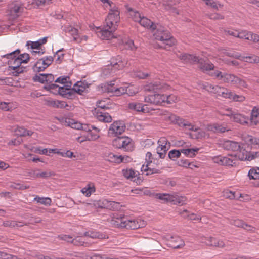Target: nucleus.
<instances>
[{
    "mask_svg": "<svg viewBox=\"0 0 259 259\" xmlns=\"http://www.w3.org/2000/svg\"><path fill=\"white\" fill-rule=\"evenodd\" d=\"M154 30L155 31L154 32V36L156 39L161 42L162 48L168 50L169 48L176 44V39L163 27L157 24Z\"/></svg>",
    "mask_w": 259,
    "mask_h": 259,
    "instance_id": "f257e3e1",
    "label": "nucleus"
},
{
    "mask_svg": "<svg viewBox=\"0 0 259 259\" xmlns=\"http://www.w3.org/2000/svg\"><path fill=\"white\" fill-rule=\"evenodd\" d=\"M169 117L170 119L174 118L180 126L185 127L186 130L194 131L195 132L194 133L191 134V136L193 138L201 139L205 137L206 135L205 132L200 130L198 127L192 125L190 123L186 121L185 120L175 115H171Z\"/></svg>",
    "mask_w": 259,
    "mask_h": 259,
    "instance_id": "f03ea898",
    "label": "nucleus"
},
{
    "mask_svg": "<svg viewBox=\"0 0 259 259\" xmlns=\"http://www.w3.org/2000/svg\"><path fill=\"white\" fill-rule=\"evenodd\" d=\"M113 146L124 151H132L134 150V143L132 139L126 136L117 137L112 141Z\"/></svg>",
    "mask_w": 259,
    "mask_h": 259,
    "instance_id": "7ed1b4c3",
    "label": "nucleus"
},
{
    "mask_svg": "<svg viewBox=\"0 0 259 259\" xmlns=\"http://www.w3.org/2000/svg\"><path fill=\"white\" fill-rule=\"evenodd\" d=\"M155 197L156 198L162 200L164 203L170 202L175 205H182L185 203L186 201L185 197L179 196L176 194L156 193Z\"/></svg>",
    "mask_w": 259,
    "mask_h": 259,
    "instance_id": "20e7f679",
    "label": "nucleus"
},
{
    "mask_svg": "<svg viewBox=\"0 0 259 259\" xmlns=\"http://www.w3.org/2000/svg\"><path fill=\"white\" fill-rule=\"evenodd\" d=\"M20 53V50L17 49L12 52L2 56V57L9 59L8 64L10 70L16 69L19 66H21L22 62L20 61L19 58L17 57V55H19Z\"/></svg>",
    "mask_w": 259,
    "mask_h": 259,
    "instance_id": "39448f33",
    "label": "nucleus"
},
{
    "mask_svg": "<svg viewBox=\"0 0 259 259\" xmlns=\"http://www.w3.org/2000/svg\"><path fill=\"white\" fill-rule=\"evenodd\" d=\"M119 11L117 8L114 7L110 9L107 18L106 19V24L107 27L110 25L113 26V30H116L117 28V23L120 20Z\"/></svg>",
    "mask_w": 259,
    "mask_h": 259,
    "instance_id": "423d86ee",
    "label": "nucleus"
},
{
    "mask_svg": "<svg viewBox=\"0 0 259 259\" xmlns=\"http://www.w3.org/2000/svg\"><path fill=\"white\" fill-rule=\"evenodd\" d=\"M165 95L160 94H154L149 95L145 97V102L156 105H165Z\"/></svg>",
    "mask_w": 259,
    "mask_h": 259,
    "instance_id": "0eeeda50",
    "label": "nucleus"
},
{
    "mask_svg": "<svg viewBox=\"0 0 259 259\" xmlns=\"http://www.w3.org/2000/svg\"><path fill=\"white\" fill-rule=\"evenodd\" d=\"M122 174L125 178L131 180L137 185H140L143 182V178L139 172L132 168L123 169Z\"/></svg>",
    "mask_w": 259,
    "mask_h": 259,
    "instance_id": "6e6552de",
    "label": "nucleus"
},
{
    "mask_svg": "<svg viewBox=\"0 0 259 259\" xmlns=\"http://www.w3.org/2000/svg\"><path fill=\"white\" fill-rule=\"evenodd\" d=\"M125 129L124 123L121 121H116L111 124L108 134L111 136H117L122 134Z\"/></svg>",
    "mask_w": 259,
    "mask_h": 259,
    "instance_id": "1a4fd4ad",
    "label": "nucleus"
},
{
    "mask_svg": "<svg viewBox=\"0 0 259 259\" xmlns=\"http://www.w3.org/2000/svg\"><path fill=\"white\" fill-rule=\"evenodd\" d=\"M214 162L220 165L225 166H234L236 164L235 158L232 155L228 157L219 155L213 158Z\"/></svg>",
    "mask_w": 259,
    "mask_h": 259,
    "instance_id": "9d476101",
    "label": "nucleus"
},
{
    "mask_svg": "<svg viewBox=\"0 0 259 259\" xmlns=\"http://www.w3.org/2000/svg\"><path fill=\"white\" fill-rule=\"evenodd\" d=\"M221 146H222L224 149L226 150H230L232 151H239L238 153L242 151L241 148L240 144L237 142H234L230 140L223 141L220 143Z\"/></svg>",
    "mask_w": 259,
    "mask_h": 259,
    "instance_id": "9b49d317",
    "label": "nucleus"
},
{
    "mask_svg": "<svg viewBox=\"0 0 259 259\" xmlns=\"http://www.w3.org/2000/svg\"><path fill=\"white\" fill-rule=\"evenodd\" d=\"M201 241L202 242L205 243L206 245L210 246L223 248L225 246V244L222 240L219 239L218 238L215 237H204L202 238Z\"/></svg>",
    "mask_w": 259,
    "mask_h": 259,
    "instance_id": "f8f14e48",
    "label": "nucleus"
},
{
    "mask_svg": "<svg viewBox=\"0 0 259 259\" xmlns=\"http://www.w3.org/2000/svg\"><path fill=\"white\" fill-rule=\"evenodd\" d=\"M33 80L35 82H39L47 84L52 83L55 80L54 76L52 74L40 73L33 77Z\"/></svg>",
    "mask_w": 259,
    "mask_h": 259,
    "instance_id": "ddd939ff",
    "label": "nucleus"
},
{
    "mask_svg": "<svg viewBox=\"0 0 259 259\" xmlns=\"http://www.w3.org/2000/svg\"><path fill=\"white\" fill-rule=\"evenodd\" d=\"M239 159L242 161H251L256 158L259 157V152H247L245 149H243L242 151H240V153H237L236 155Z\"/></svg>",
    "mask_w": 259,
    "mask_h": 259,
    "instance_id": "4468645a",
    "label": "nucleus"
},
{
    "mask_svg": "<svg viewBox=\"0 0 259 259\" xmlns=\"http://www.w3.org/2000/svg\"><path fill=\"white\" fill-rule=\"evenodd\" d=\"M167 244L174 249H179L185 246L184 241L178 236H171L167 239Z\"/></svg>",
    "mask_w": 259,
    "mask_h": 259,
    "instance_id": "2eb2a0df",
    "label": "nucleus"
},
{
    "mask_svg": "<svg viewBox=\"0 0 259 259\" xmlns=\"http://www.w3.org/2000/svg\"><path fill=\"white\" fill-rule=\"evenodd\" d=\"M126 218L121 215L114 213L112 219L110 220V225L114 227L124 228L126 226Z\"/></svg>",
    "mask_w": 259,
    "mask_h": 259,
    "instance_id": "dca6fc26",
    "label": "nucleus"
},
{
    "mask_svg": "<svg viewBox=\"0 0 259 259\" xmlns=\"http://www.w3.org/2000/svg\"><path fill=\"white\" fill-rule=\"evenodd\" d=\"M113 26H106L105 28L97 32L98 36L102 39H110L114 37L113 32L116 30H113Z\"/></svg>",
    "mask_w": 259,
    "mask_h": 259,
    "instance_id": "f3484780",
    "label": "nucleus"
},
{
    "mask_svg": "<svg viewBox=\"0 0 259 259\" xmlns=\"http://www.w3.org/2000/svg\"><path fill=\"white\" fill-rule=\"evenodd\" d=\"M238 38L253 41L254 42H259V35L254 34L251 32L246 31H238Z\"/></svg>",
    "mask_w": 259,
    "mask_h": 259,
    "instance_id": "a211bd4d",
    "label": "nucleus"
},
{
    "mask_svg": "<svg viewBox=\"0 0 259 259\" xmlns=\"http://www.w3.org/2000/svg\"><path fill=\"white\" fill-rule=\"evenodd\" d=\"M197 63L198 65V68L203 72L210 71L214 68V65L209 60H204L203 58H199Z\"/></svg>",
    "mask_w": 259,
    "mask_h": 259,
    "instance_id": "6ab92c4d",
    "label": "nucleus"
},
{
    "mask_svg": "<svg viewBox=\"0 0 259 259\" xmlns=\"http://www.w3.org/2000/svg\"><path fill=\"white\" fill-rule=\"evenodd\" d=\"M230 223L231 225H233L238 227L242 228L251 232H254L255 230V227H253L250 225L246 224L243 220L238 219L230 220Z\"/></svg>",
    "mask_w": 259,
    "mask_h": 259,
    "instance_id": "aec40b11",
    "label": "nucleus"
},
{
    "mask_svg": "<svg viewBox=\"0 0 259 259\" xmlns=\"http://www.w3.org/2000/svg\"><path fill=\"white\" fill-rule=\"evenodd\" d=\"M84 235L85 236L93 239H106L108 238V236L105 233L94 230H89L85 232Z\"/></svg>",
    "mask_w": 259,
    "mask_h": 259,
    "instance_id": "412c9836",
    "label": "nucleus"
},
{
    "mask_svg": "<svg viewBox=\"0 0 259 259\" xmlns=\"http://www.w3.org/2000/svg\"><path fill=\"white\" fill-rule=\"evenodd\" d=\"M206 128L209 131L213 132L215 133H222L226 131H229L227 127L218 123L210 124L207 125Z\"/></svg>",
    "mask_w": 259,
    "mask_h": 259,
    "instance_id": "4be33fe9",
    "label": "nucleus"
},
{
    "mask_svg": "<svg viewBox=\"0 0 259 259\" xmlns=\"http://www.w3.org/2000/svg\"><path fill=\"white\" fill-rule=\"evenodd\" d=\"M125 222L126 226L124 227V228L127 229H137L138 228H140L141 227H142L144 225V223L143 222L142 224H141V221L140 220V222H139L137 220H127L125 219Z\"/></svg>",
    "mask_w": 259,
    "mask_h": 259,
    "instance_id": "5701e85b",
    "label": "nucleus"
},
{
    "mask_svg": "<svg viewBox=\"0 0 259 259\" xmlns=\"http://www.w3.org/2000/svg\"><path fill=\"white\" fill-rule=\"evenodd\" d=\"M104 158L110 162L119 164L122 162L121 155H117L112 152L105 153Z\"/></svg>",
    "mask_w": 259,
    "mask_h": 259,
    "instance_id": "b1692460",
    "label": "nucleus"
},
{
    "mask_svg": "<svg viewBox=\"0 0 259 259\" xmlns=\"http://www.w3.org/2000/svg\"><path fill=\"white\" fill-rule=\"evenodd\" d=\"M63 31L65 33H68L73 36L74 40L79 43V35L78 34V30L70 25H65L63 27Z\"/></svg>",
    "mask_w": 259,
    "mask_h": 259,
    "instance_id": "393cba45",
    "label": "nucleus"
},
{
    "mask_svg": "<svg viewBox=\"0 0 259 259\" xmlns=\"http://www.w3.org/2000/svg\"><path fill=\"white\" fill-rule=\"evenodd\" d=\"M178 57L185 62L190 63H197L199 59L198 57L187 53H182Z\"/></svg>",
    "mask_w": 259,
    "mask_h": 259,
    "instance_id": "a878e982",
    "label": "nucleus"
},
{
    "mask_svg": "<svg viewBox=\"0 0 259 259\" xmlns=\"http://www.w3.org/2000/svg\"><path fill=\"white\" fill-rule=\"evenodd\" d=\"M96 116L97 118L100 121L104 122H111L112 121V117L109 113L100 111L99 109L96 110Z\"/></svg>",
    "mask_w": 259,
    "mask_h": 259,
    "instance_id": "bb28decb",
    "label": "nucleus"
},
{
    "mask_svg": "<svg viewBox=\"0 0 259 259\" xmlns=\"http://www.w3.org/2000/svg\"><path fill=\"white\" fill-rule=\"evenodd\" d=\"M139 23L141 26L150 29L153 31H154L155 29L156 28V26L157 25V24L154 23L150 19L144 16H142Z\"/></svg>",
    "mask_w": 259,
    "mask_h": 259,
    "instance_id": "cd10ccee",
    "label": "nucleus"
},
{
    "mask_svg": "<svg viewBox=\"0 0 259 259\" xmlns=\"http://www.w3.org/2000/svg\"><path fill=\"white\" fill-rule=\"evenodd\" d=\"M23 7L19 3H15L10 7V14L16 18L19 16L23 11Z\"/></svg>",
    "mask_w": 259,
    "mask_h": 259,
    "instance_id": "c85d7f7f",
    "label": "nucleus"
},
{
    "mask_svg": "<svg viewBox=\"0 0 259 259\" xmlns=\"http://www.w3.org/2000/svg\"><path fill=\"white\" fill-rule=\"evenodd\" d=\"M152 161L149 160L147 162V164L146 165H143L141 167V170L143 171L147 172L146 175H151L153 174L159 173L160 170L154 168L151 165Z\"/></svg>",
    "mask_w": 259,
    "mask_h": 259,
    "instance_id": "c756f323",
    "label": "nucleus"
},
{
    "mask_svg": "<svg viewBox=\"0 0 259 259\" xmlns=\"http://www.w3.org/2000/svg\"><path fill=\"white\" fill-rule=\"evenodd\" d=\"M222 88V87L220 86L217 85H214L208 83H207L203 85L204 89L211 93L215 94L217 96H219Z\"/></svg>",
    "mask_w": 259,
    "mask_h": 259,
    "instance_id": "7c9ffc66",
    "label": "nucleus"
},
{
    "mask_svg": "<svg viewBox=\"0 0 259 259\" xmlns=\"http://www.w3.org/2000/svg\"><path fill=\"white\" fill-rule=\"evenodd\" d=\"M250 122L254 125L259 123V107L255 106L253 108L251 113Z\"/></svg>",
    "mask_w": 259,
    "mask_h": 259,
    "instance_id": "2f4dec72",
    "label": "nucleus"
},
{
    "mask_svg": "<svg viewBox=\"0 0 259 259\" xmlns=\"http://www.w3.org/2000/svg\"><path fill=\"white\" fill-rule=\"evenodd\" d=\"M126 64V62L121 60V58L119 56H117L115 59L113 58L111 62V65L115 69L117 70L122 69L125 67Z\"/></svg>",
    "mask_w": 259,
    "mask_h": 259,
    "instance_id": "473e14b6",
    "label": "nucleus"
},
{
    "mask_svg": "<svg viewBox=\"0 0 259 259\" xmlns=\"http://www.w3.org/2000/svg\"><path fill=\"white\" fill-rule=\"evenodd\" d=\"M248 118L245 117L242 114L238 113H234L231 120L233 121L239 123L242 125H244L248 123Z\"/></svg>",
    "mask_w": 259,
    "mask_h": 259,
    "instance_id": "72a5a7b5",
    "label": "nucleus"
},
{
    "mask_svg": "<svg viewBox=\"0 0 259 259\" xmlns=\"http://www.w3.org/2000/svg\"><path fill=\"white\" fill-rule=\"evenodd\" d=\"M128 107L130 109L138 112H144L145 109L144 106L142 103L138 102H132L128 104Z\"/></svg>",
    "mask_w": 259,
    "mask_h": 259,
    "instance_id": "f704fd0d",
    "label": "nucleus"
},
{
    "mask_svg": "<svg viewBox=\"0 0 259 259\" xmlns=\"http://www.w3.org/2000/svg\"><path fill=\"white\" fill-rule=\"evenodd\" d=\"M81 191L86 196L89 197L92 193L95 191L94 185L93 183L88 184L81 189Z\"/></svg>",
    "mask_w": 259,
    "mask_h": 259,
    "instance_id": "c9c22d12",
    "label": "nucleus"
},
{
    "mask_svg": "<svg viewBox=\"0 0 259 259\" xmlns=\"http://www.w3.org/2000/svg\"><path fill=\"white\" fill-rule=\"evenodd\" d=\"M26 224L22 222H16L15 221H6L3 222V225L5 227H9L11 228L13 227H19L26 225Z\"/></svg>",
    "mask_w": 259,
    "mask_h": 259,
    "instance_id": "e433bc0d",
    "label": "nucleus"
},
{
    "mask_svg": "<svg viewBox=\"0 0 259 259\" xmlns=\"http://www.w3.org/2000/svg\"><path fill=\"white\" fill-rule=\"evenodd\" d=\"M16 134L19 136H31L33 132L32 131L27 130L23 127H17L15 130Z\"/></svg>",
    "mask_w": 259,
    "mask_h": 259,
    "instance_id": "4c0bfd02",
    "label": "nucleus"
},
{
    "mask_svg": "<svg viewBox=\"0 0 259 259\" xmlns=\"http://www.w3.org/2000/svg\"><path fill=\"white\" fill-rule=\"evenodd\" d=\"M86 88L84 83L81 81L77 82L73 87L72 90L79 94H82Z\"/></svg>",
    "mask_w": 259,
    "mask_h": 259,
    "instance_id": "58836bf2",
    "label": "nucleus"
},
{
    "mask_svg": "<svg viewBox=\"0 0 259 259\" xmlns=\"http://www.w3.org/2000/svg\"><path fill=\"white\" fill-rule=\"evenodd\" d=\"M71 82L69 84H64L63 87L58 88V92L59 94L64 96L67 94H70Z\"/></svg>",
    "mask_w": 259,
    "mask_h": 259,
    "instance_id": "ea45409f",
    "label": "nucleus"
},
{
    "mask_svg": "<svg viewBox=\"0 0 259 259\" xmlns=\"http://www.w3.org/2000/svg\"><path fill=\"white\" fill-rule=\"evenodd\" d=\"M233 85L238 87V88H247V84L246 81L239 78V77L236 76L234 80Z\"/></svg>",
    "mask_w": 259,
    "mask_h": 259,
    "instance_id": "a19ab883",
    "label": "nucleus"
},
{
    "mask_svg": "<svg viewBox=\"0 0 259 259\" xmlns=\"http://www.w3.org/2000/svg\"><path fill=\"white\" fill-rule=\"evenodd\" d=\"M222 53L226 56L233 57L236 59H242V57L241 55L236 52L232 51V50H225L222 52Z\"/></svg>",
    "mask_w": 259,
    "mask_h": 259,
    "instance_id": "79ce46f5",
    "label": "nucleus"
},
{
    "mask_svg": "<svg viewBox=\"0 0 259 259\" xmlns=\"http://www.w3.org/2000/svg\"><path fill=\"white\" fill-rule=\"evenodd\" d=\"M248 175L250 179H259V167L251 168Z\"/></svg>",
    "mask_w": 259,
    "mask_h": 259,
    "instance_id": "37998d69",
    "label": "nucleus"
},
{
    "mask_svg": "<svg viewBox=\"0 0 259 259\" xmlns=\"http://www.w3.org/2000/svg\"><path fill=\"white\" fill-rule=\"evenodd\" d=\"M198 149H182L181 150V153L184 154L185 155L193 157L195 155V153L197 152Z\"/></svg>",
    "mask_w": 259,
    "mask_h": 259,
    "instance_id": "c03bdc74",
    "label": "nucleus"
},
{
    "mask_svg": "<svg viewBox=\"0 0 259 259\" xmlns=\"http://www.w3.org/2000/svg\"><path fill=\"white\" fill-rule=\"evenodd\" d=\"M168 149V147L167 146V144L165 145H160V146H158L157 147L156 149L157 151H162V152H160V153H159V156L160 158H164L166 153Z\"/></svg>",
    "mask_w": 259,
    "mask_h": 259,
    "instance_id": "a18cd8bd",
    "label": "nucleus"
},
{
    "mask_svg": "<svg viewBox=\"0 0 259 259\" xmlns=\"http://www.w3.org/2000/svg\"><path fill=\"white\" fill-rule=\"evenodd\" d=\"M232 92L230 90L222 87L221 91L220 92V94L218 96L222 97L224 98L229 99L230 100L231 97Z\"/></svg>",
    "mask_w": 259,
    "mask_h": 259,
    "instance_id": "49530a36",
    "label": "nucleus"
},
{
    "mask_svg": "<svg viewBox=\"0 0 259 259\" xmlns=\"http://www.w3.org/2000/svg\"><path fill=\"white\" fill-rule=\"evenodd\" d=\"M235 76V75L232 74L224 73L223 81L225 83H230L231 84H233Z\"/></svg>",
    "mask_w": 259,
    "mask_h": 259,
    "instance_id": "de8ad7c7",
    "label": "nucleus"
},
{
    "mask_svg": "<svg viewBox=\"0 0 259 259\" xmlns=\"http://www.w3.org/2000/svg\"><path fill=\"white\" fill-rule=\"evenodd\" d=\"M34 200L37 201V202L45 205H50L52 202L51 199L49 197L41 198L38 196H36L34 198Z\"/></svg>",
    "mask_w": 259,
    "mask_h": 259,
    "instance_id": "09e8293b",
    "label": "nucleus"
},
{
    "mask_svg": "<svg viewBox=\"0 0 259 259\" xmlns=\"http://www.w3.org/2000/svg\"><path fill=\"white\" fill-rule=\"evenodd\" d=\"M230 100L234 102H242L245 100V97L242 95H237L234 92H232Z\"/></svg>",
    "mask_w": 259,
    "mask_h": 259,
    "instance_id": "8fccbe9b",
    "label": "nucleus"
},
{
    "mask_svg": "<svg viewBox=\"0 0 259 259\" xmlns=\"http://www.w3.org/2000/svg\"><path fill=\"white\" fill-rule=\"evenodd\" d=\"M13 107L12 106V103H8L5 102H0V109L6 111H12L13 110Z\"/></svg>",
    "mask_w": 259,
    "mask_h": 259,
    "instance_id": "3c124183",
    "label": "nucleus"
},
{
    "mask_svg": "<svg viewBox=\"0 0 259 259\" xmlns=\"http://www.w3.org/2000/svg\"><path fill=\"white\" fill-rule=\"evenodd\" d=\"M165 104H170L175 103L178 100L177 97L173 94L167 95H165Z\"/></svg>",
    "mask_w": 259,
    "mask_h": 259,
    "instance_id": "603ef678",
    "label": "nucleus"
},
{
    "mask_svg": "<svg viewBox=\"0 0 259 259\" xmlns=\"http://www.w3.org/2000/svg\"><path fill=\"white\" fill-rule=\"evenodd\" d=\"M212 71H210L208 73L210 76L213 77L217 78L219 79L223 80V73L219 70H212Z\"/></svg>",
    "mask_w": 259,
    "mask_h": 259,
    "instance_id": "864d4df0",
    "label": "nucleus"
},
{
    "mask_svg": "<svg viewBox=\"0 0 259 259\" xmlns=\"http://www.w3.org/2000/svg\"><path fill=\"white\" fill-rule=\"evenodd\" d=\"M180 155L181 151L180 150H172L170 151L168 153L169 158L173 160H174L175 158L179 157Z\"/></svg>",
    "mask_w": 259,
    "mask_h": 259,
    "instance_id": "5fc2aeb1",
    "label": "nucleus"
},
{
    "mask_svg": "<svg viewBox=\"0 0 259 259\" xmlns=\"http://www.w3.org/2000/svg\"><path fill=\"white\" fill-rule=\"evenodd\" d=\"M130 15L133 20L135 22H139L142 16L138 11H131Z\"/></svg>",
    "mask_w": 259,
    "mask_h": 259,
    "instance_id": "6e6d98bb",
    "label": "nucleus"
},
{
    "mask_svg": "<svg viewBox=\"0 0 259 259\" xmlns=\"http://www.w3.org/2000/svg\"><path fill=\"white\" fill-rule=\"evenodd\" d=\"M114 91V94L115 96H119L127 93V88L123 87H117Z\"/></svg>",
    "mask_w": 259,
    "mask_h": 259,
    "instance_id": "4d7b16f0",
    "label": "nucleus"
},
{
    "mask_svg": "<svg viewBox=\"0 0 259 259\" xmlns=\"http://www.w3.org/2000/svg\"><path fill=\"white\" fill-rule=\"evenodd\" d=\"M95 130L97 132H99L100 130L96 127L94 125H92L90 124H82L81 123V128L80 130L86 131V132H91L92 130Z\"/></svg>",
    "mask_w": 259,
    "mask_h": 259,
    "instance_id": "13d9d810",
    "label": "nucleus"
},
{
    "mask_svg": "<svg viewBox=\"0 0 259 259\" xmlns=\"http://www.w3.org/2000/svg\"><path fill=\"white\" fill-rule=\"evenodd\" d=\"M242 58L246 59V62L259 64V57L256 56H246L242 57Z\"/></svg>",
    "mask_w": 259,
    "mask_h": 259,
    "instance_id": "bf43d9fd",
    "label": "nucleus"
},
{
    "mask_svg": "<svg viewBox=\"0 0 259 259\" xmlns=\"http://www.w3.org/2000/svg\"><path fill=\"white\" fill-rule=\"evenodd\" d=\"M17 57L19 58L20 61H21L22 63H27L30 59L29 55L27 53L20 54Z\"/></svg>",
    "mask_w": 259,
    "mask_h": 259,
    "instance_id": "052dcab7",
    "label": "nucleus"
},
{
    "mask_svg": "<svg viewBox=\"0 0 259 259\" xmlns=\"http://www.w3.org/2000/svg\"><path fill=\"white\" fill-rule=\"evenodd\" d=\"M178 165L180 166L184 167H191V165H193L194 166V164L192 162H190L188 160L186 159H182L178 161Z\"/></svg>",
    "mask_w": 259,
    "mask_h": 259,
    "instance_id": "680f3d73",
    "label": "nucleus"
},
{
    "mask_svg": "<svg viewBox=\"0 0 259 259\" xmlns=\"http://www.w3.org/2000/svg\"><path fill=\"white\" fill-rule=\"evenodd\" d=\"M72 243L76 246H82L83 245L84 243V241L83 240V238L80 237H77L75 238H73Z\"/></svg>",
    "mask_w": 259,
    "mask_h": 259,
    "instance_id": "e2e57ef3",
    "label": "nucleus"
},
{
    "mask_svg": "<svg viewBox=\"0 0 259 259\" xmlns=\"http://www.w3.org/2000/svg\"><path fill=\"white\" fill-rule=\"evenodd\" d=\"M223 196L226 198L234 199L235 198V193L234 192L227 190L223 191Z\"/></svg>",
    "mask_w": 259,
    "mask_h": 259,
    "instance_id": "0e129e2a",
    "label": "nucleus"
},
{
    "mask_svg": "<svg viewBox=\"0 0 259 259\" xmlns=\"http://www.w3.org/2000/svg\"><path fill=\"white\" fill-rule=\"evenodd\" d=\"M114 82L115 81H111L110 83H107L106 90L108 92L114 94V90L117 87V85H115Z\"/></svg>",
    "mask_w": 259,
    "mask_h": 259,
    "instance_id": "69168bd1",
    "label": "nucleus"
},
{
    "mask_svg": "<svg viewBox=\"0 0 259 259\" xmlns=\"http://www.w3.org/2000/svg\"><path fill=\"white\" fill-rule=\"evenodd\" d=\"M58 88H59V86L58 85H57L53 83H51L44 87V89L50 91H52L53 90H57V89L58 91Z\"/></svg>",
    "mask_w": 259,
    "mask_h": 259,
    "instance_id": "338daca9",
    "label": "nucleus"
},
{
    "mask_svg": "<svg viewBox=\"0 0 259 259\" xmlns=\"http://www.w3.org/2000/svg\"><path fill=\"white\" fill-rule=\"evenodd\" d=\"M26 68L21 66H19L18 68L16 69H12L14 71L13 72V74L14 76H18L20 73H23L25 70Z\"/></svg>",
    "mask_w": 259,
    "mask_h": 259,
    "instance_id": "774afa93",
    "label": "nucleus"
}]
</instances>
